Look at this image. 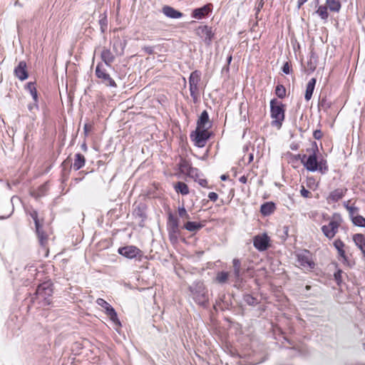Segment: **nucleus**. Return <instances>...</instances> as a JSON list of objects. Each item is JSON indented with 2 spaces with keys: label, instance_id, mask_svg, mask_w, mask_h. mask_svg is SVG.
Returning <instances> with one entry per match:
<instances>
[{
  "label": "nucleus",
  "instance_id": "20e7f679",
  "mask_svg": "<svg viewBox=\"0 0 365 365\" xmlns=\"http://www.w3.org/2000/svg\"><path fill=\"white\" fill-rule=\"evenodd\" d=\"M168 232L170 241L175 244L178 242L180 235L178 219L171 212H168Z\"/></svg>",
  "mask_w": 365,
  "mask_h": 365
},
{
  "label": "nucleus",
  "instance_id": "864d4df0",
  "mask_svg": "<svg viewBox=\"0 0 365 365\" xmlns=\"http://www.w3.org/2000/svg\"><path fill=\"white\" fill-rule=\"evenodd\" d=\"M208 197L211 201L215 202L218 198V195L215 192H211L208 194Z\"/></svg>",
  "mask_w": 365,
  "mask_h": 365
},
{
  "label": "nucleus",
  "instance_id": "0e129e2a",
  "mask_svg": "<svg viewBox=\"0 0 365 365\" xmlns=\"http://www.w3.org/2000/svg\"><path fill=\"white\" fill-rule=\"evenodd\" d=\"M363 349L365 351V343L362 344Z\"/></svg>",
  "mask_w": 365,
  "mask_h": 365
},
{
  "label": "nucleus",
  "instance_id": "a18cd8bd",
  "mask_svg": "<svg viewBox=\"0 0 365 365\" xmlns=\"http://www.w3.org/2000/svg\"><path fill=\"white\" fill-rule=\"evenodd\" d=\"M30 216L31 217V218L34 220V223H35V227H38V225H40V222L38 220V212L36 210H32L31 212H30Z\"/></svg>",
  "mask_w": 365,
  "mask_h": 365
},
{
  "label": "nucleus",
  "instance_id": "de8ad7c7",
  "mask_svg": "<svg viewBox=\"0 0 365 365\" xmlns=\"http://www.w3.org/2000/svg\"><path fill=\"white\" fill-rule=\"evenodd\" d=\"M282 70L283 73H284L285 74H289L291 73L292 68L289 62H286L284 63Z\"/></svg>",
  "mask_w": 365,
  "mask_h": 365
},
{
  "label": "nucleus",
  "instance_id": "680f3d73",
  "mask_svg": "<svg viewBox=\"0 0 365 365\" xmlns=\"http://www.w3.org/2000/svg\"><path fill=\"white\" fill-rule=\"evenodd\" d=\"M221 179H222V180H226V176H225V175H222V176H221Z\"/></svg>",
  "mask_w": 365,
  "mask_h": 365
},
{
  "label": "nucleus",
  "instance_id": "49530a36",
  "mask_svg": "<svg viewBox=\"0 0 365 365\" xmlns=\"http://www.w3.org/2000/svg\"><path fill=\"white\" fill-rule=\"evenodd\" d=\"M96 304L103 307L105 310L110 305L109 303H108L106 300H104L102 298H98L96 300Z\"/></svg>",
  "mask_w": 365,
  "mask_h": 365
},
{
  "label": "nucleus",
  "instance_id": "e2e57ef3",
  "mask_svg": "<svg viewBox=\"0 0 365 365\" xmlns=\"http://www.w3.org/2000/svg\"><path fill=\"white\" fill-rule=\"evenodd\" d=\"M319 0H315V4H316L317 5H318V4H319Z\"/></svg>",
  "mask_w": 365,
  "mask_h": 365
},
{
  "label": "nucleus",
  "instance_id": "603ef678",
  "mask_svg": "<svg viewBox=\"0 0 365 365\" xmlns=\"http://www.w3.org/2000/svg\"><path fill=\"white\" fill-rule=\"evenodd\" d=\"M198 177H199V175L197 177H195V178H197ZM195 181H197L199 185H201L202 187H207V181L205 179H198V180L195 179Z\"/></svg>",
  "mask_w": 365,
  "mask_h": 365
},
{
  "label": "nucleus",
  "instance_id": "ea45409f",
  "mask_svg": "<svg viewBox=\"0 0 365 365\" xmlns=\"http://www.w3.org/2000/svg\"><path fill=\"white\" fill-rule=\"evenodd\" d=\"M27 88L29 90L30 93L36 103L38 101V95H37V91L34 86V83H31V82L27 84Z\"/></svg>",
  "mask_w": 365,
  "mask_h": 365
},
{
  "label": "nucleus",
  "instance_id": "4468645a",
  "mask_svg": "<svg viewBox=\"0 0 365 365\" xmlns=\"http://www.w3.org/2000/svg\"><path fill=\"white\" fill-rule=\"evenodd\" d=\"M179 167L182 173H185L190 177L194 178L198 176V169L192 168L190 162L185 159L180 160Z\"/></svg>",
  "mask_w": 365,
  "mask_h": 365
},
{
  "label": "nucleus",
  "instance_id": "2f4dec72",
  "mask_svg": "<svg viewBox=\"0 0 365 365\" xmlns=\"http://www.w3.org/2000/svg\"><path fill=\"white\" fill-rule=\"evenodd\" d=\"M175 191L182 195H186L189 193L188 186L183 182H178L175 185Z\"/></svg>",
  "mask_w": 365,
  "mask_h": 365
},
{
  "label": "nucleus",
  "instance_id": "f3484780",
  "mask_svg": "<svg viewBox=\"0 0 365 365\" xmlns=\"http://www.w3.org/2000/svg\"><path fill=\"white\" fill-rule=\"evenodd\" d=\"M14 74L16 78L21 81L26 80L29 75L26 71V63L21 61L19 63L18 66L14 69Z\"/></svg>",
  "mask_w": 365,
  "mask_h": 365
},
{
  "label": "nucleus",
  "instance_id": "f03ea898",
  "mask_svg": "<svg viewBox=\"0 0 365 365\" xmlns=\"http://www.w3.org/2000/svg\"><path fill=\"white\" fill-rule=\"evenodd\" d=\"M284 105L277 101L276 98H273L270 101V113L271 117L273 119L272 125L277 127H281L282 121L284 120Z\"/></svg>",
  "mask_w": 365,
  "mask_h": 365
},
{
  "label": "nucleus",
  "instance_id": "393cba45",
  "mask_svg": "<svg viewBox=\"0 0 365 365\" xmlns=\"http://www.w3.org/2000/svg\"><path fill=\"white\" fill-rule=\"evenodd\" d=\"M36 232L38 239V242L42 247L46 246L48 242V235L43 230L41 225L36 227Z\"/></svg>",
  "mask_w": 365,
  "mask_h": 365
},
{
  "label": "nucleus",
  "instance_id": "bf43d9fd",
  "mask_svg": "<svg viewBox=\"0 0 365 365\" xmlns=\"http://www.w3.org/2000/svg\"><path fill=\"white\" fill-rule=\"evenodd\" d=\"M240 182H242V183H246L247 182V178L245 176H242L240 178Z\"/></svg>",
  "mask_w": 365,
  "mask_h": 365
},
{
  "label": "nucleus",
  "instance_id": "c9c22d12",
  "mask_svg": "<svg viewBox=\"0 0 365 365\" xmlns=\"http://www.w3.org/2000/svg\"><path fill=\"white\" fill-rule=\"evenodd\" d=\"M344 206L349 212V216L351 219V221L353 220V218L356 217L355 215H356L359 212V208L357 207L353 206V205H349L348 202H344Z\"/></svg>",
  "mask_w": 365,
  "mask_h": 365
},
{
  "label": "nucleus",
  "instance_id": "6e6552de",
  "mask_svg": "<svg viewBox=\"0 0 365 365\" xmlns=\"http://www.w3.org/2000/svg\"><path fill=\"white\" fill-rule=\"evenodd\" d=\"M196 34L201 38L207 46H210L214 38L212 27L207 25L200 26L196 29Z\"/></svg>",
  "mask_w": 365,
  "mask_h": 365
},
{
  "label": "nucleus",
  "instance_id": "5fc2aeb1",
  "mask_svg": "<svg viewBox=\"0 0 365 365\" xmlns=\"http://www.w3.org/2000/svg\"><path fill=\"white\" fill-rule=\"evenodd\" d=\"M83 129L86 133H88L91 130V125L85 124Z\"/></svg>",
  "mask_w": 365,
  "mask_h": 365
},
{
  "label": "nucleus",
  "instance_id": "a211bd4d",
  "mask_svg": "<svg viewBox=\"0 0 365 365\" xmlns=\"http://www.w3.org/2000/svg\"><path fill=\"white\" fill-rule=\"evenodd\" d=\"M211 123L209 119V115L207 110H203L197 122V128L210 129Z\"/></svg>",
  "mask_w": 365,
  "mask_h": 365
},
{
  "label": "nucleus",
  "instance_id": "8fccbe9b",
  "mask_svg": "<svg viewBox=\"0 0 365 365\" xmlns=\"http://www.w3.org/2000/svg\"><path fill=\"white\" fill-rule=\"evenodd\" d=\"M300 193H301V195L304 197H311V192L308 190H307L304 186L302 187Z\"/></svg>",
  "mask_w": 365,
  "mask_h": 365
},
{
  "label": "nucleus",
  "instance_id": "9b49d317",
  "mask_svg": "<svg viewBox=\"0 0 365 365\" xmlns=\"http://www.w3.org/2000/svg\"><path fill=\"white\" fill-rule=\"evenodd\" d=\"M53 294V288L51 284L46 282L38 286L36 290L37 298L41 300L48 301V298Z\"/></svg>",
  "mask_w": 365,
  "mask_h": 365
},
{
  "label": "nucleus",
  "instance_id": "f8f14e48",
  "mask_svg": "<svg viewBox=\"0 0 365 365\" xmlns=\"http://www.w3.org/2000/svg\"><path fill=\"white\" fill-rule=\"evenodd\" d=\"M270 239L269 236L264 233L256 235L253 239V245L259 251H265L269 247Z\"/></svg>",
  "mask_w": 365,
  "mask_h": 365
},
{
  "label": "nucleus",
  "instance_id": "3c124183",
  "mask_svg": "<svg viewBox=\"0 0 365 365\" xmlns=\"http://www.w3.org/2000/svg\"><path fill=\"white\" fill-rule=\"evenodd\" d=\"M322 132L321 131V130H316L314 131L313 133V137L316 139V140H319L322 138Z\"/></svg>",
  "mask_w": 365,
  "mask_h": 365
},
{
  "label": "nucleus",
  "instance_id": "338daca9",
  "mask_svg": "<svg viewBox=\"0 0 365 365\" xmlns=\"http://www.w3.org/2000/svg\"><path fill=\"white\" fill-rule=\"evenodd\" d=\"M344 1H346L347 0H344Z\"/></svg>",
  "mask_w": 365,
  "mask_h": 365
},
{
  "label": "nucleus",
  "instance_id": "13d9d810",
  "mask_svg": "<svg viewBox=\"0 0 365 365\" xmlns=\"http://www.w3.org/2000/svg\"><path fill=\"white\" fill-rule=\"evenodd\" d=\"M232 59V54L228 55V56L227 58V63L228 66L230 64Z\"/></svg>",
  "mask_w": 365,
  "mask_h": 365
},
{
  "label": "nucleus",
  "instance_id": "4d7b16f0",
  "mask_svg": "<svg viewBox=\"0 0 365 365\" xmlns=\"http://www.w3.org/2000/svg\"><path fill=\"white\" fill-rule=\"evenodd\" d=\"M145 50L149 54H152L153 52V49L152 47H146V48H145Z\"/></svg>",
  "mask_w": 365,
  "mask_h": 365
},
{
  "label": "nucleus",
  "instance_id": "4c0bfd02",
  "mask_svg": "<svg viewBox=\"0 0 365 365\" xmlns=\"http://www.w3.org/2000/svg\"><path fill=\"white\" fill-rule=\"evenodd\" d=\"M275 94L279 98H284L286 96V88L282 84H279L275 88Z\"/></svg>",
  "mask_w": 365,
  "mask_h": 365
},
{
  "label": "nucleus",
  "instance_id": "69168bd1",
  "mask_svg": "<svg viewBox=\"0 0 365 365\" xmlns=\"http://www.w3.org/2000/svg\"><path fill=\"white\" fill-rule=\"evenodd\" d=\"M253 158L252 155H250V160H252Z\"/></svg>",
  "mask_w": 365,
  "mask_h": 365
},
{
  "label": "nucleus",
  "instance_id": "bb28decb",
  "mask_svg": "<svg viewBox=\"0 0 365 365\" xmlns=\"http://www.w3.org/2000/svg\"><path fill=\"white\" fill-rule=\"evenodd\" d=\"M106 314L110 317V319L117 326L120 327L121 324L118 318L115 310L110 305L106 310Z\"/></svg>",
  "mask_w": 365,
  "mask_h": 365
},
{
  "label": "nucleus",
  "instance_id": "9d476101",
  "mask_svg": "<svg viewBox=\"0 0 365 365\" xmlns=\"http://www.w3.org/2000/svg\"><path fill=\"white\" fill-rule=\"evenodd\" d=\"M301 161L304 168L308 171H318V159L315 153H312V155H309L308 157H307L306 155H304L301 159Z\"/></svg>",
  "mask_w": 365,
  "mask_h": 365
},
{
  "label": "nucleus",
  "instance_id": "ddd939ff",
  "mask_svg": "<svg viewBox=\"0 0 365 365\" xmlns=\"http://www.w3.org/2000/svg\"><path fill=\"white\" fill-rule=\"evenodd\" d=\"M118 253L128 259H133L142 256V251L135 246L129 245L120 247Z\"/></svg>",
  "mask_w": 365,
  "mask_h": 365
},
{
  "label": "nucleus",
  "instance_id": "a878e982",
  "mask_svg": "<svg viewBox=\"0 0 365 365\" xmlns=\"http://www.w3.org/2000/svg\"><path fill=\"white\" fill-rule=\"evenodd\" d=\"M316 82H317L316 78H312L309 81V82L307 85L304 98L307 101H309L312 97V94L314 93Z\"/></svg>",
  "mask_w": 365,
  "mask_h": 365
},
{
  "label": "nucleus",
  "instance_id": "052dcab7",
  "mask_svg": "<svg viewBox=\"0 0 365 365\" xmlns=\"http://www.w3.org/2000/svg\"><path fill=\"white\" fill-rule=\"evenodd\" d=\"M106 19H103V20H101L100 22L101 24V26H103V24H104V21H106Z\"/></svg>",
  "mask_w": 365,
  "mask_h": 365
},
{
  "label": "nucleus",
  "instance_id": "72a5a7b5",
  "mask_svg": "<svg viewBox=\"0 0 365 365\" xmlns=\"http://www.w3.org/2000/svg\"><path fill=\"white\" fill-rule=\"evenodd\" d=\"M316 13L322 20H327L329 18L328 7L326 5H321L318 7Z\"/></svg>",
  "mask_w": 365,
  "mask_h": 365
},
{
  "label": "nucleus",
  "instance_id": "4be33fe9",
  "mask_svg": "<svg viewBox=\"0 0 365 365\" xmlns=\"http://www.w3.org/2000/svg\"><path fill=\"white\" fill-rule=\"evenodd\" d=\"M102 61L107 66H110L115 60V56L110 49L104 48L101 54Z\"/></svg>",
  "mask_w": 365,
  "mask_h": 365
},
{
  "label": "nucleus",
  "instance_id": "473e14b6",
  "mask_svg": "<svg viewBox=\"0 0 365 365\" xmlns=\"http://www.w3.org/2000/svg\"><path fill=\"white\" fill-rule=\"evenodd\" d=\"M133 215L135 217L140 218L142 221H143L146 218L145 206L143 205H138L133 211Z\"/></svg>",
  "mask_w": 365,
  "mask_h": 365
},
{
  "label": "nucleus",
  "instance_id": "412c9836",
  "mask_svg": "<svg viewBox=\"0 0 365 365\" xmlns=\"http://www.w3.org/2000/svg\"><path fill=\"white\" fill-rule=\"evenodd\" d=\"M346 189L337 188L334 190L331 191L328 197V200L333 202H338L341 200L345 195Z\"/></svg>",
  "mask_w": 365,
  "mask_h": 365
},
{
  "label": "nucleus",
  "instance_id": "f257e3e1",
  "mask_svg": "<svg viewBox=\"0 0 365 365\" xmlns=\"http://www.w3.org/2000/svg\"><path fill=\"white\" fill-rule=\"evenodd\" d=\"M189 296L198 305L206 307L209 303L208 291L202 281H195L189 285Z\"/></svg>",
  "mask_w": 365,
  "mask_h": 365
},
{
  "label": "nucleus",
  "instance_id": "6ab92c4d",
  "mask_svg": "<svg viewBox=\"0 0 365 365\" xmlns=\"http://www.w3.org/2000/svg\"><path fill=\"white\" fill-rule=\"evenodd\" d=\"M333 245L335 249L337 250L339 258H341L344 264L348 263L349 259L344 249L345 247L344 242L340 239H337L334 242Z\"/></svg>",
  "mask_w": 365,
  "mask_h": 365
},
{
  "label": "nucleus",
  "instance_id": "c03bdc74",
  "mask_svg": "<svg viewBox=\"0 0 365 365\" xmlns=\"http://www.w3.org/2000/svg\"><path fill=\"white\" fill-rule=\"evenodd\" d=\"M331 103L329 101L326 97L322 98L319 100V106L324 110H327L331 107Z\"/></svg>",
  "mask_w": 365,
  "mask_h": 365
},
{
  "label": "nucleus",
  "instance_id": "79ce46f5",
  "mask_svg": "<svg viewBox=\"0 0 365 365\" xmlns=\"http://www.w3.org/2000/svg\"><path fill=\"white\" fill-rule=\"evenodd\" d=\"M178 211L180 217L185 220H189L190 218V215L187 213L184 205L178 207Z\"/></svg>",
  "mask_w": 365,
  "mask_h": 365
},
{
  "label": "nucleus",
  "instance_id": "f704fd0d",
  "mask_svg": "<svg viewBox=\"0 0 365 365\" xmlns=\"http://www.w3.org/2000/svg\"><path fill=\"white\" fill-rule=\"evenodd\" d=\"M243 300L247 304L250 306H256L259 304L258 299L250 294H244Z\"/></svg>",
  "mask_w": 365,
  "mask_h": 365
},
{
  "label": "nucleus",
  "instance_id": "0eeeda50",
  "mask_svg": "<svg viewBox=\"0 0 365 365\" xmlns=\"http://www.w3.org/2000/svg\"><path fill=\"white\" fill-rule=\"evenodd\" d=\"M103 64L98 63L96 68V76L98 78L101 79V82L105 84L106 86L117 87L115 81L110 77V76L106 72V69L102 68Z\"/></svg>",
  "mask_w": 365,
  "mask_h": 365
},
{
  "label": "nucleus",
  "instance_id": "39448f33",
  "mask_svg": "<svg viewBox=\"0 0 365 365\" xmlns=\"http://www.w3.org/2000/svg\"><path fill=\"white\" fill-rule=\"evenodd\" d=\"M201 80V72L195 70L192 71L189 77V90L190 96L192 98L193 101L196 102L199 97V88L198 85Z\"/></svg>",
  "mask_w": 365,
  "mask_h": 365
},
{
  "label": "nucleus",
  "instance_id": "cd10ccee",
  "mask_svg": "<svg viewBox=\"0 0 365 365\" xmlns=\"http://www.w3.org/2000/svg\"><path fill=\"white\" fill-rule=\"evenodd\" d=\"M85 157L81 153H77L75 155L74 163L72 166L75 170H78L85 165Z\"/></svg>",
  "mask_w": 365,
  "mask_h": 365
},
{
  "label": "nucleus",
  "instance_id": "7ed1b4c3",
  "mask_svg": "<svg viewBox=\"0 0 365 365\" xmlns=\"http://www.w3.org/2000/svg\"><path fill=\"white\" fill-rule=\"evenodd\" d=\"M342 222V218L338 213H334L328 225L322 227L323 234L329 240L334 237Z\"/></svg>",
  "mask_w": 365,
  "mask_h": 365
},
{
  "label": "nucleus",
  "instance_id": "423d86ee",
  "mask_svg": "<svg viewBox=\"0 0 365 365\" xmlns=\"http://www.w3.org/2000/svg\"><path fill=\"white\" fill-rule=\"evenodd\" d=\"M210 137L208 129L197 128L190 134V138L195 146L202 148Z\"/></svg>",
  "mask_w": 365,
  "mask_h": 365
},
{
  "label": "nucleus",
  "instance_id": "a19ab883",
  "mask_svg": "<svg viewBox=\"0 0 365 365\" xmlns=\"http://www.w3.org/2000/svg\"><path fill=\"white\" fill-rule=\"evenodd\" d=\"M352 222L356 226L365 227V218L361 215H356Z\"/></svg>",
  "mask_w": 365,
  "mask_h": 365
},
{
  "label": "nucleus",
  "instance_id": "e433bc0d",
  "mask_svg": "<svg viewBox=\"0 0 365 365\" xmlns=\"http://www.w3.org/2000/svg\"><path fill=\"white\" fill-rule=\"evenodd\" d=\"M229 274L227 272H220L217 274L216 281L218 283H225L228 279Z\"/></svg>",
  "mask_w": 365,
  "mask_h": 365
},
{
  "label": "nucleus",
  "instance_id": "5701e85b",
  "mask_svg": "<svg viewBox=\"0 0 365 365\" xmlns=\"http://www.w3.org/2000/svg\"><path fill=\"white\" fill-rule=\"evenodd\" d=\"M275 204L272 202H267L261 205L260 212L264 216H269L275 210Z\"/></svg>",
  "mask_w": 365,
  "mask_h": 365
},
{
  "label": "nucleus",
  "instance_id": "c756f323",
  "mask_svg": "<svg viewBox=\"0 0 365 365\" xmlns=\"http://www.w3.org/2000/svg\"><path fill=\"white\" fill-rule=\"evenodd\" d=\"M183 227L189 232H196L202 227V225L197 222L187 221L185 223Z\"/></svg>",
  "mask_w": 365,
  "mask_h": 365
},
{
  "label": "nucleus",
  "instance_id": "7c9ffc66",
  "mask_svg": "<svg viewBox=\"0 0 365 365\" xmlns=\"http://www.w3.org/2000/svg\"><path fill=\"white\" fill-rule=\"evenodd\" d=\"M326 4L328 9L333 12H339L341 10V5L339 0H326Z\"/></svg>",
  "mask_w": 365,
  "mask_h": 365
},
{
  "label": "nucleus",
  "instance_id": "37998d69",
  "mask_svg": "<svg viewBox=\"0 0 365 365\" xmlns=\"http://www.w3.org/2000/svg\"><path fill=\"white\" fill-rule=\"evenodd\" d=\"M48 185L47 183H44L42 185H41L36 193L34 194L36 197H39L45 195L46 190H47Z\"/></svg>",
  "mask_w": 365,
  "mask_h": 365
},
{
  "label": "nucleus",
  "instance_id": "dca6fc26",
  "mask_svg": "<svg viewBox=\"0 0 365 365\" xmlns=\"http://www.w3.org/2000/svg\"><path fill=\"white\" fill-rule=\"evenodd\" d=\"M212 10V5L207 4L200 8L195 9L192 12V17L196 19H202L207 16Z\"/></svg>",
  "mask_w": 365,
  "mask_h": 365
},
{
  "label": "nucleus",
  "instance_id": "c85d7f7f",
  "mask_svg": "<svg viewBox=\"0 0 365 365\" xmlns=\"http://www.w3.org/2000/svg\"><path fill=\"white\" fill-rule=\"evenodd\" d=\"M125 43L123 42L120 38L113 41V49L117 55L121 56L124 52Z\"/></svg>",
  "mask_w": 365,
  "mask_h": 365
},
{
  "label": "nucleus",
  "instance_id": "b1692460",
  "mask_svg": "<svg viewBox=\"0 0 365 365\" xmlns=\"http://www.w3.org/2000/svg\"><path fill=\"white\" fill-rule=\"evenodd\" d=\"M353 241L356 246L361 251L365 257V237L362 234H355L353 235Z\"/></svg>",
  "mask_w": 365,
  "mask_h": 365
},
{
  "label": "nucleus",
  "instance_id": "aec40b11",
  "mask_svg": "<svg viewBox=\"0 0 365 365\" xmlns=\"http://www.w3.org/2000/svg\"><path fill=\"white\" fill-rule=\"evenodd\" d=\"M162 12L165 16L170 19H180L183 16V14L182 12L167 5L163 7Z\"/></svg>",
  "mask_w": 365,
  "mask_h": 365
},
{
  "label": "nucleus",
  "instance_id": "1a4fd4ad",
  "mask_svg": "<svg viewBox=\"0 0 365 365\" xmlns=\"http://www.w3.org/2000/svg\"><path fill=\"white\" fill-rule=\"evenodd\" d=\"M297 262L302 268L309 271L314 268L315 264L312 261L311 254L308 250H304L301 253L297 254Z\"/></svg>",
  "mask_w": 365,
  "mask_h": 365
},
{
  "label": "nucleus",
  "instance_id": "2eb2a0df",
  "mask_svg": "<svg viewBox=\"0 0 365 365\" xmlns=\"http://www.w3.org/2000/svg\"><path fill=\"white\" fill-rule=\"evenodd\" d=\"M233 272L235 278V283H241L243 280L242 274L244 272H249L252 269L247 267L246 269L242 271L241 262L238 259H234L232 261Z\"/></svg>",
  "mask_w": 365,
  "mask_h": 365
},
{
  "label": "nucleus",
  "instance_id": "09e8293b",
  "mask_svg": "<svg viewBox=\"0 0 365 365\" xmlns=\"http://www.w3.org/2000/svg\"><path fill=\"white\" fill-rule=\"evenodd\" d=\"M341 274L342 271L341 269H338L334 274V279L336 280L338 284H339L341 282Z\"/></svg>",
  "mask_w": 365,
  "mask_h": 365
},
{
  "label": "nucleus",
  "instance_id": "58836bf2",
  "mask_svg": "<svg viewBox=\"0 0 365 365\" xmlns=\"http://www.w3.org/2000/svg\"><path fill=\"white\" fill-rule=\"evenodd\" d=\"M319 169L318 171L322 174H325L328 170V165L327 160L322 158L320 160H318Z\"/></svg>",
  "mask_w": 365,
  "mask_h": 365
},
{
  "label": "nucleus",
  "instance_id": "6e6d98bb",
  "mask_svg": "<svg viewBox=\"0 0 365 365\" xmlns=\"http://www.w3.org/2000/svg\"><path fill=\"white\" fill-rule=\"evenodd\" d=\"M308 0H298V8H300L304 3H306Z\"/></svg>",
  "mask_w": 365,
  "mask_h": 365
}]
</instances>
